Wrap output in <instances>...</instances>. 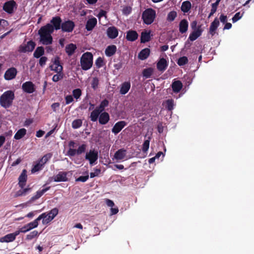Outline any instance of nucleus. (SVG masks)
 Segmentation results:
<instances>
[{"instance_id":"obj_1","label":"nucleus","mask_w":254,"mask_h":254,"mask_svg":"<svg viewBox=\"0 0 254 254\" xmlns=\"http://www.w3.org/2000/svg\"><path fill=\"white\" fill-rule=\"evenodd\" d=\"M53 33L45 26L40 28L38 31V34L40 36V41L43 45H49L52 44L53 39L51 34Z\"/></svg>"},{"instance_id":"obj_2","label":"nucleus","mask_w":254,"mask_h":254,"mask_svg":"<svg viewBox=\"0 0 254 254\" xmlns=\"http://www.w3.org/2000/svg\"><path fill=\"white\" fill-rule=\"evenodd\" d=\"M14 93L11 90H7L5 91L0 96V105L4 108L10 107L14 99Z\"/></svg>"},{"instance_id":"obj_3","label":"nucleus","mask_w":254,"mask_h":254,"mask_svg":"<svg viewBox=\"0 0 254 254\" xmlns=\"http://www.w3.org/2000/svg\"><path fill=\"white\" fill-rule=\"evenodd\" d=\"M93 57L91 53L87 52L84 53L80 58V65L84 70L89 69L93 65Z\"/></svg>"},{"instance_id":"obj_4","label":"nucleus","mask_w":254,"mask_h":254,"mask_svg":"<svg viewBox=\"0 0 254 254\" xmlns=\"http://www.w3.org/2000/svg\"><path fill=\"white\" fill-rule=\"evenodd\" d=\"M155 16V11L152 8H148L143 12L142 18L145 24L149 25L153 23Z\"/></svg>"},{"instance_id":"obj_5","label":"nucleus","mask_w":254,"mask_h":254,"mask_svg":"<svg viewBox=\"0 0 254 254\" xmlns=\"http://www.w3.org/2000/svg\"><path fill=\"white\" fill-rule=\"evenodd\" d=\"M62 23V18L59 16H56L52 17L50 23L47 24L45 26L54 32L55 30H58L61 29Z\"/></svg>"},{"instance_id":"obj_6","label":"nucleus","mask_w":254,"mask_h":254,"mask_svg":"<svg viewBox=\"0 0 254 254\" xmlns=\"http://www.w3.org/2000/svg\"><path fill=\"white\" fill-rule=\"evenodd\" d=\"M58 213L59 210L57 208H53L48 213H43L42 214H45V217L42 218V224L43 225L49 224L58 215Z\"/></svg>"},{"instance_id":"obj_7","label":"nucleus","mask_w":254,"mask_h":254,"mask_svg":"<svg viewBox=\"0 0 254 254\" xmlns=\"http://www.w3.org/2000/svg\"><path fill=\"white\" fill-rule=\"evenodd\" d=\"M36 45V44L35 42L30 40L28 41L26 44L20 45L18 47V51L20 53L31 52L35 49Z\"/></svg>"},{"instance_id":"obj_8","label":"nucleus","mask_w":254,"mask_h":254,"mask_svg":"<svg viewBox=\"0 0 254 254\" xmlns=\"http://www.w3.org/2000/svg\"><path fill=\"white\" fill-rule=\"evenodd\" d=\"M75 27V23L70 20H65L62 23L61 29L64 32H71Z\"/></svg>"},{"instance_id":"obj_9","label":"nucleus","mask_w":254,"mask_h":254,"mask_svg":"<svg viewBox=\"0 0 254 254\" xmlns=\"http://www.w3.org/2000/svg\"><path fill=\"white\" fill-rule=\"evenodd\" d=\"M53 65H51L50 67L51 70H54L55 72H62L63 70V67L60 62V58L58 56L55 57L52 59Z\"/></svg>"},{"instance_id":"obj_10","label":"nucleus","mask_w":254,"mask_h":254,"mask_svg":"<svg viewBox=\"0 0 254 254\" xmlns=\"http://www.w3.org/2000/svg\"><path fill=\"white\" fill-rule=\"evenodd\" d=\"M17 4L14 0H10L5 2L3 5V9L7 13L11 14L13 12L14 8H16Z\"/></svg>"},{"instance_id":"obj_11","label":"nucleus","mask_w":254,"mask_h":254,"mask_svg":"<svg viewBox=\"0 0 254 254\" xmlns=\"http://www.w3.org/2000/svg\"><path fill=\"white\" fill-rule=\"evenodd\" d=\"M17 70L14 67L8 68L4 73V78L6 80H10L14 79L17 74Z\"/></svg>"},{"instance_id":"obj_12","label":"nucleus","mask_w":254,"mask_h":254,"mask_svg":"<svg viewBox=\"0 0 254 254\" xmlns=\"http://www.w3.org/2000/svg\"><path fill=\"white\" fill-rule=\"evenodd\" d=\"M98 152L94 150H90L88 152L86 153L85 159L88 160L90 164L94 163L98 159Z\"/></svg>"},{"instance_id":"obj_13","label":"nucleus","mask_w":254,"mask_h":254,"mask_svg":"<svg viewBox=\"0 0 254 254\" xmlns=\"http://www.w3.org/2000/svg\"><path fill=\"white\" fill-rule=\"evenodd\" d=\"M22 89L24 92L31 94L35 90V85L31 81H26L23 83Z\"/></svg>"},{"instance_id":"obj_14","label":"nucleus","mask_w":254,"mask_h":254,"mask_svg":"<svg viewBox=\"0 0 254 254\" xmlns=\"http://www.w3.org/2000/svg\"><path fill=\"white\" fill-rule=\"evenodd\" d=\"M203 30L201 28V25H198L196 30H193L190 34L188 40L193 41L201 36Z\"/></svg>"},{"instance_id":"obj_15","label":"nucleus","mask_w":254,"mask_h":254,"mask_svg":"<svg viewBox=\"0 0 254 254\" xmlns=\"http://www.w3.org/2000/svg\"><path fill=\"white\" fill-rule=\"evenodd\" d=\"M127 123L124 121H121L116 123L112 129V132L115 134H118L127 126Z\"/></svg>"},{"instance_id":"obj_16","label":"nucleus","mask_w":254,"mask_h":254,"mask_svg":"<svg viewBox=\"0 0 254 254\" xmlns=\"http://www.w3.org/2000/svg\"><path fill=\"white\" fill-rule=\"evenodd\" d=\"M27 179V171L25 169H24L22 170L20 175L18 178V185L21 189H23L25 186Z\"/></svg>"},{"instance_id":"obj_17","label":"nucleus","mask_w":254,"mask_h":254,"mask_svg":"<svg viewBox=\"0 0 254 254\" xmlns=\"http://www.w3.org/2000/svg\"><path fill=\"white\" fill-rule=\"evenodd\" d=\"M18 235V233L15 232L13 233H10L6 235L4 237L0 238V242L1 243H8L13 241L16 237Z\"/></svg>"},{"instance_id":"obj_18","label":"nucleus","mask_w":254,"mask_h":254,"mask_svg":"<svg viewBox=\"0 0 254 254\" xmlns=\"http://www.w3.org/2000/svg\"><path fill=\"white\" fill-rule=\"evenodd\" d=\"M118 29L115 26H111L107 29V34L110 39H113L116 38L118 36Z\"/></svg>"},{"instance_id":"obj_19","label":"nucleus","mask_w":254,"mask_h":254,"mask_svg":"<svg viewBox=\"0 0 254 254\" xmlns=\"http://www.w3.org/2000/svg\"><path fill=\"white\" fill-rule=\"evenodd\" d=\"M109 120L110 116L107 112H104L100 114L99 118V123L100 124L102 125H106L109 122Z\"/></svg>"},{"instance_id":"obj_20","label":"nucleus","mask_w":254,"mask_h":254,"mask_svg":"<svg viewBox=\"0 0 254 254\" xmlns=\"http://www.w3.org/2000/svg\"><path fill=\"white\" fill-rule=\"evenodd\" d=\"M220 24V22L217 18H215L214 21L211 23L209 33L211 36H213L215 33V31L217 30L218 27Z\"/></svg>"},{"instance_id":"obj_21","label":"nucleus","mask_w":254,"mask_h":254,"mask_svg":"<svg viewBox=\"0 0 254 254\" xmlns=\"http://www.w3.org/2000/svg\"><path fill=\"white\" fill-rule=\"evenodd\" d=\"M138 35L136 31L130 30L127 33L126 39L128 41H134L138 38Z\"/></svg>"},{"instance_id":"obj_22","label":"nucleus","mask_w":254,"mask_h":254,"mask_svg":"<svg viewBox=\"0 0 254 254\" xmlns=\"http://www.w3.org/2000/svg\"><path fill=\"white\" fill-rule=\"evenodd\" d=\"M97 19L95 17L88 19L85 25L86 29L88 31L92 30L97 25Z\"/></svg>"},{"instance_id":"obj_23","label":"nucleus","mask_w":254,"mask_h":254,"mask_svg":"<svg viewBox=\"0 0 254 254\" xmlns=\"http://www.w3.org/2000/svg\"><path fill=\"white\" fill-rule=\"evenodd\" d=\"M183 84L180 80H175L171 85L172 90L175 93H179L183 88Z\"/></svg>"},{"instance_id":"obj_24","label":"nucleus","mask_w":254,"mask_h":254,"mask_svg":"<svg viewBox=\"0 0 254 254\" xmlns=\"http://www.w3.org/2000/svg\"><path fill=\"white\" fill-rule=\"evenodd\" d=\"M67 173L65 172H60L55 177L54 181L57 182H65L67 180Z\"/></svg>"},{"instance_id":"obj_25","label":"nucleus","mask_w":254,"mask_h":254,"mask_svg":"<svg viewBox=\"0 0 254 254\" xmlns=\"http://www.w3.org/2000/svg\"><path fill=\"white\" fill-rule=\"evenodd\" d=\"M188 26L189 23L188 21L185 19L182 20L179 23L180 32L182 34L186 33L188 29Z\"/></svg>"},{"instance_id":"obj_26","label":"nucleus","mask_w":254,"mask_h":254,"mask_svg":"<svg viewBox=\"0 0 254 254\" xmlns=\"http://www.w3.org/2000/svg\"><path fill=\"white\" fill-rule=\"evenodd\" d=\"M168 66L167 61L164 59L161 58L157 64V68L159 71H164Z\"/></svg>"},{"instance_id":"obj_27","label":"nucleus","mask_w":254,"mask_h":254,"mask_svg":"<svg viewBox=\"0 0 254 254\" xmlns=\"http://www.w3.org/2000/svg\"><path fill=\"white\" fill-rule=\"evenodd\" d=\"M117 51V47L115 45H112L108 46L105 51V54L107 57H111L113 56Z\"/></svg>"},{"instance_id":"obj_28","label":"nucleus","mask_w":254,"mask_h":254,"mask_svg":"<svg viewBox=\"0 0 254 254\" xmlns=\"http://www.w3.org/2000/svg\"><path fill=\"white\" fill-rule=\"evenodd\" d=\"M151 39L150 31H143L141 33L140 42L141 43H145L149 41Z\"/></svg>"},{"instance_id":"obj_29","label":"nucleus","mask_w":254,"mask_h":254,"mask_svg":"<svg viewBox=\"0 0 254 254\" xmlns=\"http://www.w3.org/2000/svg\"><path fill=\"white\" fill-rule=\"evenodd\" d=\"M150 52V50L149 49H143L138 54V57L141 60H144L149 57Z\"/></svg>"},{"instance_id":"obj_30","label":"nucleus","mask_w":254,"mask_h":254,"mask_svg":"<svg viewBox=\"0 0 254 254\" xmlns=\"http://www.w3.org/2000/svg\"><path fill=\"white\" fill-rule=\"evenodd\" d=\"M76 48V45L70 43L66 46L65 50L68 56H71L74 54Z\"/></svg>"},{"instance_id":"obj_31","label":"nucleus","mask_w":254,"mask_h":254,"mask_svg":"<svg viewBox=\"0 0 254 254\" xmlns=\"http://www.w3.org/2000/svg\"><path fill=\"white\" fill-rule=\"evenodd\" d=\"M126 155V150L124 149H120L116 152L114 157L117 160H122Z\"/></svg>"},{"instance_id":"obj_32","label":"nucleus","mask_w":254,"mask_h":254,"mask_svg":"<svg viewBox=\"0 0 254 254\" xmlns=\"http://www.w3.org/2000/svg\"><path fill=\"white\" fill-rule=\"evenodd\" d=\"M130 88V83L129 82H125L122 83L120 92L121 94L125 95L128 92Z\"/></svg>"},{"instance_id":"obj_33","label":"nucleus","mask_w":254,"mask_h":254,"mask_svg":"<svg viewBox=\"0 0 254 254\" xmlns=\"http://www.w3.org/2000/svg\"><path fill=\"white\" fill-rule=\"evenodd\" d=\"M44 53V48L42 46L38 47L33 53V57L35 58L38 59L43 57Z\"/></svg>"},{"instance_id":"obj_34","label":"nucleus","mask_w":254,"mask_h":254,"mask_svg":"<svg viewBox=\"0 0 254 254\" xmlns=\"http://www.w3.org/2000/svg\"><path fill=\"white\" fill-rule=\"evenodd\" d=\"M101 113L99 111V110H97L95 108L90 113V116L89 117L90 120L93 122H96L98 119H99Z\"/></svg>"},{"instance_id":"obj_35","label":"nucleus","mask_w":254,"mask_h":254,"mask_svg":"<svg viewBox=\"0 0 254 254\" xmlns=\"http://www.w3.org/2000/svg\"><path fill=\"white\" fill-rule=\"evenodd\" d=\"M45 217V214H41L37 219L34 220L33 222L28 223L29 228H30L31 229L36 228L38 226V221L41 220L42 218H44Z\"/></svg>"},{"instance_id":"obj_36","label":"nucleus","mask_w":254,"mask_h":254,"mask_svg":"<svg viewBox=\"0 0 254 254\" xmlns=\"http://www.w3.org/2000/svg\"><path fill=\"white\" fill-rule=\"evenodd\" d=\"M26 129L24 128L19 129L14 136V139L19 140L22 138L26 134Z\"/></svg>"},{"instance_id":"obj_37","label":"nucleus","mask_w":254,"mask_h":254,"mask_svg":"<svg viewBox=\"0 0 254 254\" xmlns=\"http://www.w3.org/2000/svg\"><path fill=\"white\" fill-rule=\"evenodd\" d=\"M50 187H46L45 189H42V190H39L36 192V194L32 197V199L35 200L39 198L42 195L45 193L47 191L50 190Z\"/></svg>"},{"instance_id":"obj_38","label":"nucleus","mask_w":254,"mask_h":254,"mask_svg":"<svg viewBox=\"0 0 254 254\" xmlns=\"http://www.w3.org/2000/svg\"><path fill=\"white\" fill-rule=\"evenodd\" d=\"M191 3L189 1H185L182 3L181 10L184 12H188L191 8Z\"/></svg>"},{"instance_id":"obj_39","label":"nucleus","mask_w":254,"mask_h":254,"mask_svg":"<svg viewBox=\"0 0 254 254\" xmlns=\"http://www.w3.org/2000/svg\"><path fill=\"white\" fill-rule=\"evenodd\" d=\"M108 105L109 101L107 99H104L101 102L99 106L96 107V109L99 110L101 113H103L105 107H107Z\"/></svg>"},{"instance_id":"obj_40","label":"nucleus","mask_w":254,"mask_h":254,"mask_svg":"<svg viewBox=\"0 0 254 254\" xmlns=\"http://www.w3.org/2000/svg\"><path fill=\"white\" fill-rule=\"evenodd\" d=\"M82 121L81 119H76L72 121L71 126L74 129H77L82 126Z\"/></svg>"},{"instance_id":"obj_41","label":"nucleus","mask_w":254,"mask_h":254,"mask_svg":"<svg viewBox=\"0 0 254 254\" xmlns=\"http://www.w3.org/2000/svg\"><path fill=\"white\" fill-rule=\"evenodd\" d=\"M177 16V13L176 11H171L168 14L167 20L168 21L172 22L175 20Z\"/></svg>"},{"instance_id":"obj_42","label":"nucleus","mask_w":254,"mask_h":254,"mask_svg":"<svg viewBox=\"0 0 254 254\" xmlns=\"http://www.w3.org/2000/svg\"><path fill=\"white\" fill-rule=\"evenodd\" d=\"M188 63V59L186 56L180 57L177 62V64L180 66H183L186 64Z\"/></svg>"},{"instance_id":"obj_43","label":"nucleus","mask_w":254,"mask_h":254,"mask_svg":"<svg viewBox=\"0 0 254 254\" xmlns=\"http://www.w3.org/2000/svg\"><path fill=\"white\" fill-rule=\"evenodd\" d=\"M52 156V154L51 153H47L43 156L39 162L44 165L51 159Z\"/></svg>"},{"instance_id":"obj_44","label":"nucleus","mask_w":254,"mask_h":254,"mask_svg":"<svg viewBox=\"0 0 254 254\" xmlns=\"http://www.w3.org/2000/svg\"><path fill=\"white\" fill-rule=\"evenodd\" d=\"M153 73V69L151 68H148L144 69L143 70L142 74L143 76L145 77L146 78H149Z\"/></svg>"},{"instance_id":"obj_45","label":"nucleus","mask_w":254,"mask_h":254,"mask_svg":"<svg viewBox=\"0 0 254 254\" xmlns=\"http://www.w3.org/2000/svg\"><path fill=\"white\" fill-rule=\"evenodd\" d=\"M174 103L173 99H168L166 101V108L169 111H172L174 108Z\"/></svg>"},{"instance_id":"obj_46","label":"nucleus","mask_w":254,"mask_h":254,"mask_svg":"<svg viewBox=\"0 0 254 254\" xmlns=\"http://www.w3.org/2000/svg\"><path fill=\"white\" fill-rule=\"evenodd\" d=\"M149 144L150 137H149L148 139L145 140L142 144V150L143 152H146L148 150L149 147Z\"/></svg>"},{"instance_id":"obj_47","label":"nucleus","mask_w":254,"mask_h":254,"mask_svg":"<svg viewBox=\"0 0 254 254\" xmlns=\"http://www.w3.org/2000/svg\"><path fill=\"white\" fill-rule=\"evenodd\" d=\"M58 73L53 76L52 80L54 82H58L63 78V73L62 72H57Z\"/></svg>"},{"instance_id":"obj_48","label":"nucleus","mask_w":254,"mask_h":254,"mask_svg":"<svg viewBox=\"0 0 254 254\" xmlns=\"http://www.w3.org/2000/svg\"><path fill=\"white\" fill-rule=\"evenodd\" d=\"M95 65L98 68H101L104 65V61L101 57H99L95 61Z\"/></svg>"},{"instance_id":"obj_49","label":"nucleus","mask_w":254,"mask_h":254,"mask_svg":"<svg viewBox=\"0 0 254 254\" xmlns=\"http://www.w3.org/2000/svg\"><path fill=\"white\" fill-rule=\"evenodd\" d=\"M81 90L79 88L74 89L72 91L73 96L76 99L79 98L81 95Z\"/></svg>"},{"instance_id":"obj_50","label":"nucleus","mask_w":254,"mask_h":254,"mask_svg":"<svg viewBox=\"0 0 254 254\" xmlns=\"http://www.w3.org/2000/svg\"><path fill=\"white\" fill-rule=\"evenodd\" d=\"M43 166L44 165H43V164L40 162H39V163H37L36 165H34V166L32 169V172H36L40 171L42 169Z\"/></svg>"},{"instance_id":"obj_51","label":"nucleus","mask_w":254,"mask_h":254,"mask_svg":"<svg viewBox=\"0 0 254 254\" xmlns=\"http://www.w3.org/2000/svg\"><path fill=\"white\" fill-rule=\"evenodd\" d=\"M86 145L85 144H83L76 149V153L77 155H80L85 152Z\"/></svg>"},{"instance_id":"obj_52","label":"nucleus","mask_w":254,"mask_h":254,"mask_svg":"<svg viewBox=\"0 0 254 254\" xmlns=\"http://www.w3.org/2000/svg\"><path fill=\"white\" fill-rule=\"evenodd\" d=\"M39 64L40 66L43 67L45 65L47 61H48V58L46 57L43 56L39 58Z\"/></svg>"},{"instance_id":"obj_53","label":"nucleus","mask_w":254,"mask_h":254,"mask_svg":"<svg viewBox=\"0 0 254 254\" xmlns=\"http://www.w3.org/2000/svg\"><path fill=\"white\" fill-rule=\"evenodd\" d=\"M99 84V79L97 77H94L91 83V87L94 90L96 89Z\"/></svg>"},{"instance_id":"obj_54","label":"nucleus","mask_w":254,"mask_h":254,"mask_svg":"<svg viewBox=\"0 0 254 254\" xmlns=\"http://www.w3.org/2000/svg\"><path fill=\"white\" fill-rule=\"evenodd\" d=\"M38 235L37 231H33L26 236L27 240H32Z\"/></svg>"},{"instance_id":"obj_55","label":"nucleus","mask_w":254,"mask_h":254,"mask_svg":"<svg viewBox=\"0 0 254 254\" xmlns=\"http://www.w3.org/2000/svg\"><path fill=\"white\" fill-rule=\"evenodd\" d=\"M243 13H241L240 12L236 13L232 18V22L235 23L239 19H240L243 16Z\"/></svg>"},{"instance_id":"obj_56","label":"nucleus","mask_w":254,"mask_h":254,"mask_svg":"<svg viewBox=\"0 0 254 254\" xmlns=\"http://www.w3.org/2000/svg\"><path fill=\"white\" fill-rule=\"evenodd\" d=\"M89 178L88 173L86 172V175L80 176L76 179V182H85Z\"/></svg>"},{"instance_id":"obj_57","label":"nucleus","mask_w":254,"mask_h":254,"mask_svg":"<svg viewBox=\"0 0 254 254\" xmlns=\"http://www.w3.org/2000/svg\"><path fill=\"white\" fill-rule=\"evenodd\" d=\"M132 10V8L130 6H126L123 8V14L125 15H128L129 14Z\"/></svg>"},{"instance_id":"obj_58","label":"nucleus","mask_w":254,"mask_h":254,"mask_svg":"<svg viewBox=\"0 0 254 254\" xmlns=\"http://www.w3.org/2000/svg\"><path fill=\"white\" fill-rule=\"evenodd\" d=\"M101 172V170L99 169H96L95 170V172H91L90 173V178H93L96 176H98V175L100 174V173Z\"/></svg>"},{"instance_id":"obj_59","label":"nucleus","mask_w":254,"mask_h":254,"mask_svg":"<svg viewBox=\"0 0 254 254\" xmlns=\"http://www.w3.org/2000/svg\"><path fill=\"white\" fill-rule=\"evenodd\" d=\"M76 150L73 148H69L67 151V155L69 156H74L76 153Z\"/></svg>"},{"instance_id":"obj_60","label":"nucleus","mask_w":254,"mask_h":254,"mask_svg":"<svg viewBox=\"0 0 254 254\" xmlns=\"http://www.w3.org/2000/svg\"><path fill=\"white\" fill-rule=\"evenodd\" d=\"M65 104H69L73 101V97L71 95H67L65 97Z\"/></svg>"},{"instance_id":"obj_61","label":"nucleus","mask_w":254,"mask_h":254,"mask_svg":"<svg viewBox=\"0 0 254 254\" xmlns=\"http://www.w3.org/2000/svg\"><path fill=\"white\" fill-rule=\"evenodd\" d=\"M60 104L59 103H54L51 105V108L54 112H56L57 109H58L60 107Z\"/></svg>"},{"instance_id":"obj_62","label":"nucleus","mask_w":254,"mask_h":254,"mask_svg":"<svg viewBox=\"0 0 254 254\" xmlns=\"http://www.w3.org/2000/svg\"><path fill=\"white\" fill-rule=\"evenodd\" d=\"M219 19H220V21L223 23H226V22L227 21V16L224 15L223 14H221L220 15Z\"/></svg>"},{"instance_id":"obj_63","label":"nucleus","mask_w":254,"mask_h":254,"mask_svg":"<svg viewBox=\"0 0 254 254\" xmlns=\"http://www.w3.org/2000/svg\"><path fill=\"white\" fill-rule=\"evenodd\" d=\"M197 22L196 20L193 21L190 23V27L192 30H196V29L197 28Z\"/></svg>"},{"instance_id":"obj_64","label":"nucleus","mask_w":254,"mask_h":254,"mask_svg":"<svg viewBox=\"0 0 254 254\" xmlns=\"http://www.w3.org/2000/svg\"><path fill=\"white\" fill-rule=\"evenodd\" d=\"M106 203L108 206L111 207L114 206L115 205L114 202L112 200H110L109 199H107L106 200Z\"/></svg>"}]
</instances>
